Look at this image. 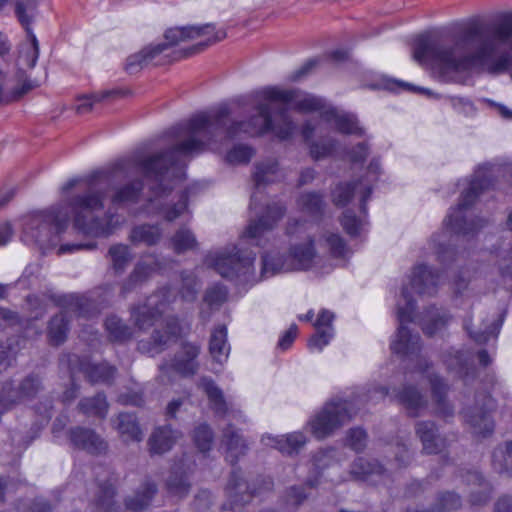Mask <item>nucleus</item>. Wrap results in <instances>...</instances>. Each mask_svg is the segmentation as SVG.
Here are the masks:
<instances>
[{"label":"nucleus","instance_id":"37998d69","mask_svg":"<svg viewBox=\"0 0 512 512\" xmlns=\"http://www.w3.org/2000/svg\"><path fill=\"white\" fill-rule=\"evenodd\" d=\"M171 244L177 253H182L195 248L197 241L190 230L180 228L171 238Z\"/></svg>","mask_w":512,"mask_h":512},{"label":"nucleus","instance_id":"a211bd4d","mask_svg":"<svg viewBox=\"0 0 512 512\" xmlns=\"http://www.w3.org/2000/svg\"><path fill=\"white\" fill-rule=\"evenodd\" d=\"M266 446H271L283 454L291 455L298 452L306 443V437L302 432H293L281 436L266 435L262 437Z\"/></svg>","mask_w":512,"mask_h":512},{"label":"nucleus","instance_id":"412c9836","mask_svg":"<svg viewBox=\"0 0 512 512\" xmlns=\"http://www.w3.org/2000/svg\"><path fill=\"white\" fill-rule=\"evenodd\" d=\"M392 397L395 398L412 417L419 416L427 408L426 399L412 386H405L402 391L393 392Z\"/></svg>","mask_w":512,"mask_h":512},{"label":"nucleus","instance_id":"052dcab7","mask_svg":"<svg viewBox=\"0 0 512 512\" xmlns=\"http://www.w3.org/2000/svg\"><path fill=\"white\" fill-rule=\"evenodd\" d=\"M387 88L391 89V90H397V89L401 88V89L417 92V93H420V94H424V95H426L429 98L437 97V95L434 92H432L431 90H429L427 88L417 87V86L411 85L409 83L400 82V81H391L387 85Z\"/></svg>","mask_w":512,"mask_h":512},{"label":"nucleus","instance_id":"5fc2aeb1","mask_svg":"<svg viewBox=\"0 0 512 512\" xmlns=\"http://www.w3.org/2000/svg\"><path fill=\"white\" fill-rule=\"evenodd\" d=\"M334 334L328 330L316 331L308 342V348L311 352H321L327 346Z\"/></svg>","mask_w":512,"mask_h":512},{"label":"nucleus","instance_id":"dca6fc26","mask_svg":"<svg viewBox=\"0 0 512 512\" xmlns=\"http://www.w3.org/2000/svg\"><path fill=\"white\" fill-rule=\"evenodd\" d=\"M71 372H83L92 383H109L115 375V368L107 363L94 364L90 361H78L76 356L70 359Z\"/></svg>","mask_w":512,"mask_h":512},{"label":"nucleus","instance_id":"09e8293b","mask_svg":"<svg viewBox=\"0 0 512 512\" xmlns=\"http://www.w3.org/2000/svg\"><path fill=\"white\" fill-rule=\"evenodd\" d=\"M498 258V269L504 281L512 279V246L496 251Z\"/></svg>","mask_w":512,"mask_h":512},{"label":"nucleus","instance_id":"79ce46f5","mask_svg":"<svg viewBox=\"0 0 512 512\" xmlns=\"http://www.w3.org/2000/svg\"><path fill=\"white\" fill-rule=\"evenodd\" d=\"M278 165L274 161H267L256 166L253 174L254 181L257 186L274 182L278 179Z\"/></svg>","mask_w":512,"mask_h":512},{"label":"nucleus","instance_id":"c756f323","mask_svg":"<svg viewBox=\"0 0 512 512\" xmlns=\"http://www.w3.org/2000/svg\"><path fill=\"white\" fill-rule=\"evenodd\" d=\"M421 374L426 377L432 388L433 397L438 405L437 412L442 414L443 416H449L452 414V408L446 403L444 395L446 393L447 387L443 383V381L435 374L430 373L427 369L422 370Z\"/></svg>","mask_w":512,"mask_h":512},{"label":"nucleus","instance_id":"bf43d9fd","mask_svg":"<svg viewBox=\"0 0 512 512\" xmlns=\"http://www.w3.org/2000/svg\"><path fill=\"white\" fill-rule=\"evenodd\" d=\"M334 320V315L331 311L323 309L320 311L314 326L316 331L328 330L334 334V329L332 327V322Z\"/></svg>","mask_w":512,"mask_h":512},{"label":"nucleus","instance_id":"6e6d98bb","mask_svg":"<svg viewBox=\"0 0 512 512\" xmlns=\"http://www.w3.org/2000/svg\"><path fill=\"white\" fill-rule=\"evenodd\" d=\"M227 298V290L224 286L216 285L207 290L204 301L210 307L221 305Z\"/></svg>","mask_w":512,"mask_h":512},{"label":"nucleus","instance_id":"c9c22d12","mask_svg":"<svg viewBox=\"0 0 512 512\" xmlns=\"http://www.w3.org/2000/svg\"><path fill=\"white\" fill-rule=\"evenodd\" d=\"M159 269L160 264L155 260V258L153 256H148L137 263L129 277L127 285H136L146 280Z\"/></svg>","mask_w":512,"mask_h":512},{"label":"nucleus","instance_id":"aec40b11","mask_svg":"<svg viewBox=\"0 0 512 512\" xmlns=\"http://www.w3.org/2000/svg\"><path fill=\"white\" fill-rule=\"evenodd\" d=\"M319 127L312 122H306L302 127V136L309 142L310 154L313 159L320 160L330 156L336 147L333 140L311 141L312 137L319 131Z\"/></svg>","mask_w":512,"mask_h":512},{"label":"nucleus","instance_id":"c03bdc74","mask_svg":"<svg viewBox=\"0 0 512 512\" xmlns=\"http://www.w3.org/2000/svg\"><path fill=\"white\" fill-rule=\"evenodd\" d=\"M105 328L114 341H124L132 336L131 329L122 323L117 316H110L105 321Z\"/></svg>","mask_w":512,"mask_h":512},{"label":"nucleus","instance_id":"4c0bfd02","mask_svg":"<svg viewBox=\"0 0 512 512\" xmlns=\"http://www.w3.org/2000/svg\"><path fill=\"white\" fill-rule=\"evenodd\" d=\"M68 320L63 313L54 316L49 322L48 337L51 343L59 345L66 339Z\"/></svg>","mask_w":512,"mask_h":512},{"label":"nucleus","instance_id":"473e14b6","mask_svg":"<svg viewBox=\"0 0 512 512\" xmlns=\"http://www.w3.org/2000/svg\"><path fill=\"white\" fill-rule=\"evenodd\" d=\"M37 14V5L34 0H17L15 15L27 34H33L31 24Z\"/></svg>","mask_w":512,"mask_h":512},{"label":"nucleus","instance_id":"bb28decb","mask_svg":"<svg viewBox=\"0 0 512 512\" xmlns=\"http://www.w3.org/2000/svg\"><path fill=\"white\" fill-rule=\"evenodd\" d=\"M162 238V229L158 225L142 224L132 228L129 239L137 244L152 246L157 244Z\"/></svg>","mask_w":512,"mask_h":512},{"label":"nucleus","instance_id":"2f4dec72","mask_svg":"<svg viewBox=\"0 0 512 512\" xmlns=\"http://www.w3.org/2000/svg\"><path fill=\"white\" fill-rule=\"evenodd\" d=\"M319 245L334 258H346L349 255L348 247L337 233L324 232L319 239Z\"/></svg>","mask_w":512,"mask_h":512},{"label":"nucleus","instance_id":"393cba45","mask_svg":"<svg viewBox=\"0 0 512 512\" xmlns=\"http://www.w3.org/2000/svg\"><path fill=\"white\" fill-rule=\"evenodd\" d=\"M180 437L181 433L169 426L159 427L149 439L150 451L153 454H163L169 451Z\"/></svg>","mask_w":512,"mask_h":512},{"label":"nucleus","instance_id":"4468645a","mask_svg":"<svg viewBox=\"0 0 512 512\" xmlns=\"http://www.w3.org/2000/svg\"><path fill=\"white\" fill-rule=\"evenodd\" d=\"M386 478H388L386 470H384L380 465L359 457L353 462L348 475L346 477H340L336 482H343L346 480H363L372 484H378L380 482H384Z\"/></svg>","mask_w":512,"mask_h":512},{"label":"nucleus","instance_id":"39448f33","mask_svg":"<svg viewBox=\"0 0 512 512\" xmlns=\"http://www.w3.org/2000/svg\"><path fill=\"white\" fill-rule=\"evenodd\" d=\"M225 36V31L215 30V27L211 24L170 28L165 32V42L150 44L139 52L130 55L126 60L125 69L128 73L132 74L150 63L164 64L174 60L177 57H171L173 53L172 48L185 41H197L190 49L189 54H192L224 39Z\"/></svg>","mask_w":512,"mask_h":512},{"label":"nucleus","instance_id":"69168bd1","mask_svg":"<svg viewBox=\"0 0 512 512\" xmlns=\"http://www.w3.org/2000/svg\"><path fill=\"white\" fill-rule=\"evenodd\" d=\"M95 248L94 243H73V244H63L58 247L57 254H69L74 253L79 250H92Z\"/></svg>","mask_w":512,"mask_h":512},{"label":"nucleus","instance_id":"f03ea898","mask_svg":"<svg viewBox=\"0 0 512 512\" xmlns=\"http://www.w3.org/2000/svg\"><path fill=\"white\" fill-rule=\"evenodd\" d=\"M286 234L291 238L289 252L279 256L274 252H265L262 256L260 276L254 269L255 256L243 255L237 246H229L210 252L205 264L213 268L219 275L238 284L257 282L261 278H269L278 273L310 269L317 258L310 225L305 221L290 220Z\"/></svg>","mask_w":512,"mask_h":512},{"label":"nucleus","instance_id":"603ef678","mask_svg":"<svg viewBox=\"0 0 512 512\" xmlns=\"http://www.w3.org/2000/svg\"><path fill=\"white\" fill-rule=\"evenodd\" d=\"M464 327L466 331L469 333L470 337L474 339L477 343H485L488 341L490 337H496L499 330L500 324L493 323L490 326L486 327L485 330L474 331L470 327V323L468 321L465 322Z\"/></svg>","mask_w":512,"mask_h":512},{"label":"nucleus","instance_id":"a18cd8bd","mask_svg":"<svg viewBox=\"0 0 512 512\" xmlns=\"http://www.w3.org/2000/svg\"><path fill=\"white\" fill-rule=\"evenodd\" d=\"M29 42L21 52L20 59L24 65L33 68L39 56V43L35 34H27Z\"/></svg>","mask_w":512,"mask_h":512},{"label":"nucleus","instance_id":"0e129e2a","mask_svg":"<svg viewBox=\"0 0 512 512\" xmlns=\"http://www.w3.org/2000/svg\"><path fill=\"white\" fill-rule=\"evenodd\" d=\"M298 328L296 325H291L287 331L280 337L278 341V348L287 350L291 347L297 336Z\"/></svg>","mask_w":512,"mask_h":512},{"label":"nucleus","instance_id":"20e7f679","mask_svg":"<svg viewBox=\"0 0 512 512\" xmlns=\"http://www.w3.org/2000/svg\"><path fill=\"white\" fill-rule=\"evenodd\" d=\"M440 276L423 264L416 265L404 282L400 296L396 304V315L399 328L391 340L390 348L393 353L403 358H414L420 351V337L412 334L406 327L415 321L414 303L412 292L419 296H432L437 292Z\"/></svg>","mask_w":512,"mask_h":512},{"label":"nucleus","instance_id":"72a5a7b5","mask_svg":"<svg viewBox=\"0 0 512 512\" xmlns=\"http://www.w3.org/2000/svg\"><path fill=\"white\" fill-rule=\"evenodd\" d=\"M155 493L156 486L154 483L146 481L133 497L126 500V507L132 511L143 510L149 505Z\"/></svg>","mask_w":512,"mask_h":512},{"label":"nucleus","instance_id":"864d4df0","mask_svg":"<svg viewBox=\"0 0 512 512\" xmlns=\"http://www.w3.org/2000/svg\"><path fill=\"white\" fill-rule=\"evenodd\" d=\"M342 226L352 236L358 235L364 228L365 218H356L351 211H346L342 218Z\"/></svg>","mask_w":512,"mask_h":512},{"label":"nucleus","instance_id":"cd10ccee","mask_svg":"<svg viewBox=\"0 0 512 512\" xmlns=\"http://www.w3.org/2000/svg\"><path fill=\"white\" fill-rule=\"evenodd\" d=\"M448 314L438 308H429L419 319L422 329L427 335H434L440 331L448 322Z\"/></svg>","mask_w":512,"mask_h":512},{"label":"nucleus","instance_id":"58836bf2","mask_svg":"<svg viewBox=\"0 0 512 512\" xmlns=\"http://www.w3.org/2000/svg\"><path fill=\"white\" fill-rule=\"evenodd\" d=\"M118 420L117 428L127 440L140 441L142 439V432L133 415L121 413L118 416Z\"/></svg>","mask_w":512,"mask_h":512},{"label":"nucleus","instance_id":"1a4fd4ad","mask_svg":"<svg viewBox=\"0 0 512 512\" xmlns=\"http://www.w3.org/2000/svg\"><path fill=\"white\" fill-rule=\"evenodd\" d=\"M350 408L351 403L346 400L327 403L308 422L311 433L317 439L331 435L352 418L353 413Z\"/></svg>","mask_w":512,"mask_h":512},{"label":"nucleus","instance_id":"338daca9","mask_svg":"<svg viewBox=\"0 0 512 512\" xmlns=\"http://www.w3.org/2000/svg\"><path fill=\"white\" fill-rule=\"evenodd\" d=\"M368 154V148L365 144H359L348 153V159L353 164L362 163Z\"/></svg>","mask_w":512,"mask_h":512},{"label":"nucleus","instance_id":"680f3d73","mask_svg":"<svg viewBox=\"0 0 512 512\" xmlns=\"http://www.w3.org/2000/svg\"><path fill=\"white\" fill-rule=\"evenodd\" d=\"M168 489L173 495L183 497L188 493L189 484L183 477L178 479L175 476L168 481Z\"/></svg>","mask_w":512,"mask_h":512},{"label":"nucleus","instance_id":"7c9ffc66","mask_svg":"<svg viewBox=\"0 0 512 512\" xmlns=\"http://www.w3.org/2000/svg\"><path fill=\"white\" fill-rule=\"evenodd\" d=\"M223 444L226 446V458L233 464L247 449L245 441L232 428L228 427L223 434Z\"/></svg>","mask_w":512,"mask_h":512},{"label":"nucleus","instance_id":"0eeeda50","mask_svg":"<svg viewBox=\"0 0 512 512\" xmlns=\"http://www.w3.org/2000/svg\"><path fill=\"white\" fill-rule=\"evenodd\" d=\"M167 293L168 291L165 290L151 295L143 305L134 308L131 313L139 330L145 331L152 326H157L151 342L141 340L138 344L140 351L152 356L160 353L175 341L182 332V327L175 317L168 316L162 319L169 302Z\"/></svg>","mask_w":512,"mask_h":512},{"label":"nucleus","instance_id":"774afa93","mask_svg":"<svg viewBox=\"0 0 512 512\" xmlns=\"http://www.w3.org/2000/svg\"><path fill=\"white\" fill-rule=\"evenodd\" d=\"M495 509L497 512H512V498L508 496L499 498Z\"/></svg>","mask_w":512,"mask_h":512},{"label":"nucleus","instance_id":"f257e3e1","mask_svg":"<svg viewBox=\"0 0 512 512\" xmlns=\"http://www.w3.org/2000/svg\"><path fill=\"white\" fill-rule=\"evenodd\" d=\"M219 124V121L213 122L205 115L197 114L186 124L173 128V145L167 151L149 156L135 154L117 161L110 172H97L85 180H69L62 187L61 203L23 218L22 241L43 250L56 248L70 218L74 227L84 234L109 235L112 227L96 215L104 208L106 188L116 179L135 173L153 179L159 187H152L151 195L144 197L140 181L125 184L114 190L112 204L132 207L133 215H160L167 221H174L187 210V195L182 193L171 197L164 183L182 176L180 162L183 158L206 148L222 153V146L210 136L212 129H217Z\"/></svg>","mask_w":512,"mask_h":512},{"label":"nucleus","instance_id":"b1692460","mask_svg":"<svg viewBox=\"0 0 512 512\" xmlns=\"http://www.w3.org/2000/svg\"><path fill=\"white\" fill-rule=\"evenodd\" d=\"M209 352L213 360L223 364L230 354V345L227 341V328L224 325L217 326L211 333Z\"/></svg>","mask_w":512,"mask_h":512},{"label":"nucleus","instance_id":"9b49d317","mask_svg":"<svg viewBox=\"0 0 512 512\" xmlns=\"http://www.w3.org/2000/svg\"><path fill=\"white\" fill-rule=\"evenodd\" d=\"M283 214L284 209L280 205L268 207L265 215L249 223L242 235V240L257 246H264L269 239V233L282 218Z\"/></svg>","mask_w":512,"mask_h":512},{"label":"nucleus","instance_id":"a878e982","mask_svg":"<svg viewBox=\"0 0 512 512\" xmlns=\"http://www.w3.org/2000/svg\"><path fill=\"white\" fill-rule=\"evenodd\" d=\"M124 95L125 92L123 90L113 89L94 93L92 95L80 96L76 100L74 109L78 114H85L91 111L96 103L106 102Z\"/></svg>","mask_w":512,"mask_h":512},{"label":"nucleus","instance_id":"e433bc0d","mask_svg":"<svg viewBox=\"0 0 512 512\" xmlns=\"http://www.w3.org/2000/svg\"><path fill=\"white\" fill-rule=\"evenodd\" d=\"M492 465L500 473L512 474V442H507L495 448L492 454Z\"/></svg>","mask_w":512,"mask_h":512},{"label":"nucleus","instance_id":"2eb2a0df","mask_svg":"<svg viewBox=\"0 0 512 512\" xmlns=\"http://www.w3.org/2000/svg\"><path fill=\"white\" fill-rule=\"evenodd\" d=\"M322 122L342 134H361L362 128L359 126L356 116L352 113L339 110L331 105L323 111Z\"/></svg>","mask_w":512,"mask_h":512},{"label":"nucleus","instance_id":"423d86ee","mask_svg":"<svg viewBox=\"0 0 512 512\" xmlns=\"http://www.w3.org/2000/svg\"><path fill=\"white\" fill-rule=\"evenodd\" d=\"M477 173L478 175L464 186L458 205L449 210L444 220L445 230L433 234L429 241V247L441 263L454 258L455 251L450 245L452 234L467 235L478 227L470 218V207L479 193L488 187L489 182L484 179V173L481 170Z\"/></svg>","mask_w":512,"mask_h":512},{"label":"nucleus","instance_id":"e2e57ef3","mask_svg":"<svg viewBox=\"0 0 512 512\" xmlns=\"http://www.w3.org/2000/svg\"><path fill=\"white\" fill-rule=\"evenodd\" d=\"M197 283L193 276L183 278V289L181 291L182 297L187 301H193L196 298Z\"/></svg>","mask_w":512,"mask_h":512},{"label":"nucleus","instance_id":"6e6552de","mask_svg":"<svg viewBox=\"0 0 512 512\" xmlns=\"http://www.w3.org/2000/svg\"><path fill=\"white\" fill-rule=\"evenodd\" d=\"M342 453L335 448H327L318 451L311 460V471L306 477L305 486H290L283 495L284 507L287 510H295L308 498L306 486L317 488L321 484L323 471L333 468L342 461Z\"/></svg>","mask_w":512,"mask_h":512},{"label":"nucleus","instance_id":"de8ad7c7","mask_svg":"<svg viewBox=\"0 0 512 512\" xmlns=\"http://www.w3.org/2000/svg\"><path fill=\"white\" fill-rule=\"evenodd\" d=\"M253 155L251 147L243 144L234 145L226 153V160L231 164L247 163Z\"/></svg>","mask_w":512,"mask_h":512},{"label":"nucleus","instance_id":"7ed1b4c3","mask_svg":"<svg viewBox=\"0 0 512 512\" xmlns=\"http://www.w3.org/2000/svg\"><path fill=\"white\" fill-rule=\"evenodd\" d=\"M262 97L264 102L257 106L258 114L247 122H233L228 125L222 114H200L213 122L219 121L218 128L212 129L210 136L222 146V152L226 149L228 142L242 136H258L271 132L279 139H288L294 133L296 126L285 110L281 109L274 115L271 113L272 106L276 104L287 105L301 113L317 112L321 120L323 111L329 107L325 99L300 90L268 87L262 91Z\"/></svg>","mask_w":512,"mask_h":512},{"label":"nucleus","instance_id":"c85d7f7f","mask_svg":"<svg viewBox=\"0 0 512 512\" xmlns=\"http://www.w3.org/2000/svg\"><path fill=\"white\" fill-rule=\"evenodd\" d=\"M199 386L204 390L206 393L211 408L214 410V412L218 415H226L228 414L230 416L231 412H228V405L226 401L224 400L222 391L214 384V382L207 378L203 377L200 380Z\"/></svg>","mask_w":512,"mask_h":512},{"label":"nucleus","instance_id":"3c124183","mask_svg":"<svg viewBox=\"0 0 512 512\" xmlns=\"http://www.w3.org/2000/svg\"><path fill=\"white\" fill-rule=\"evenodd\" d=\"M438 505L437 511H428V510H418V509H412L408 510L407 512H441L444 510H454L460 507L461 500L460 497L452 492H446L439 495L438 498Z\"/></svg>","mask_w":512,"mask_h":512},{"label":"nucleus","instance_id":"4be33fe9","mask_svg":"<svg viewBox=\"0 0 512 512\" xmlns=\"http://www.w3.org/2000/svg\"><path fill=\"white\" fill-rule=\"evenodd\" d=\"M494 406V401L489 397L484 403V408L476 409L465 416L475 434L485 436L493 431L494 424L489 413Z\"/></svg>","mask_w":512,"mask_h":512},{"label":"nucleus","instance_id":"ea45409f","mask_svg":"<svg viewBox=\"0 0 512 512\" xmlns=\"http://www.w3.org/2000/svg\"><path fill=\"white\" fill-rule=\"evenodd\" d=\"M81 411L86 415L105 417L108 410V404L104 395L98 394L93 398H85L80 404Z\"/></svg>","mask_w":512,"mask_h":512},{"label":"nucleus","instance_id":"f8f14e48","mask_svg":"<svg viewBox=\"0 0 512 512\" xmlns=\"http://www.w3.org/2000/svg\"><path fill=\"white\" fill-rule=\"evenodd\" d=\"M261 486L251 489L250 485L244 480L241 471H233L227 486V494L231 499L230 509L236 510L239 506L247 503L255 494H260L261 490H271L273 481L269 477L260 479Z\"/></svg>","mask_w":512,"mask_h":512},{"label":"nucleus","instance_id":"6ab92c4d","mask_svg":"<svg viewBox=\"0 0 512 512\" xmlns=\"http://www.w3.org/2000/svg\"><path fill=\"white\" fill-rule=\"evenodd\" d=\"M69 437L76 448L86 450L92 454L101 453L106 449L104 441L90 429L74 428L70 431Z\"/></svg>","mask_w":512,"mask_h":512},{"label":"nucleus","instance_id":"5701e85b","mask_svg":"<svg viewBox=\"0 0 512 512\" xmlns=\"http://www.w3.org/2000/svg\"><path fill=\"white\" fill-rule=\"evenodd\" d=\"M416 434L420 438L423 450L427 454H436L444 447V441L437 434L435 425L432 422H418L416 425Z\"/></svg>","mask_w":512,"mask_h":512},{"label":"nucleus","instance_id":"49530a36","mask_svg":"<svg viewBox=\"0 0 512 512\" xmlns=\"http://www.w3.org/2000/svg\"><path fill=\"white\" fill-rule=\"evenodd\" d=\"M322 205V196L317 193H306L301 195L298 199L299 208L307 214H316L321 210Z\"/></svg>","mask_w":512,"mask_h":512},{"label":"nucleus","instance_id":"f704fd0d","mask_svg":"<svg viewBox=\"0 0 512 512\" xmlns=\"http://www.w3.org/2000/svg\"><path fill=\"white\" fill-rule=\"evenodd\" d=\"M468 485L473 486L471 489V502L475 505L485 503L490 496V487L486 483L481 474L471 472L467 478Z\"/></svg>","mask_w":512,"mask_h":512},{"label":"nucleus","instance_id":"9d476101","mask_svg":"<svg viewBox=\"0 0 512 512\" xmlns=\"http://www.w3.org/2000/svg\"><path fill=\"white\" fill-rule=\"evenodd\" d=\"M380 165L373 160L365 174L358 182L337 185L332 191V200L338 206L346 205L351 199L358 198L361 211L365 214V203L372 192V183L377 180Z\"/></svg>","mask_w":512,"mask_h":512},{"label":"nucleus","instance_id":"ddd939ff","mask_svg":"<svg viewBox=\"0 0 512 512\" xmlns=\"http://www.w3.org/2000/svg\"><path fill=\"white\" fill-rule=\"evenodd\" d=\"M40 389V382L35 377H27L18 390L11 383H5L0 393V415L11 409L23 399L33 397Z\"/></svg>","mask_w":512,"mask_h":512},{"label":"nucleus","instance_id":"13d9d810","mask_svg":"<svg viewBox=\"0 0 512 512\" xmlns=\"http://www.w3.org/2000/svg\"><path fill=\"white\" fill-rule=\"evenodd\" d=\"M16 350L10 342L0 343V372L5 371L11 366L13 360L16 358Z\"/></svg>","mask_w":512,"mask_h":512},{"label":"nucleus","instance_id":"f3484780","mask_svg":"<svg viewBox=\"0 0 512 512\" xmlns=\"http://www.w3.org/2000/svg\"><path fill=\"white\" fill-rule=\"evenodd\" d=\"M199 353L200 347L198 345L185 343L175 355L170 367L183 376H192L199 368L197 362Z\"/></svg>","mask_w":512,"mask_h":512},{"label":"nucleus","instance_id":"8fccbe9b","mask_svg":"<svg viewBox=\"0 0 512 512\" xmlns=\"http://www.w3.org/2000/svg\"><path fill=\"white\" fill-rule=\"evenodd\" d=\"M193 439L198 449L201 452H206L211 447L213 434L208 425L201 424L195 428Z\"/></svg>","mask_w":512,"mask_h":512},{"label":"nucleus","instance_id":"a19ab883","mask_svg":"<svg viewBox=\"0 0 512 512\" xmlns=\"http://www.w3.org/2000/svg\"><path fill=\"white\" fill-rule=\"evenodd\" d=\"M112 266L115 272H122L132 260V254L127 245L116 244L109 249Z\"/></svg>","mask_w":512,"mask_h":512},{"label":"nucleus","instance_id":"4d7b16f0","mask_svg":"<svg viewBox=\"0 0 512 512\" xmlns=\"http://www.w3.org/2000/svg\"><path fill=\"white\" fill-rule=\"evenodd\" d=\"M366 438L367 436L364 430L354 428L349 431L346 442L351 449L361 451L366 445Z\"/></svg>","mask_w":512,"mask_h":512}]
</instances>
